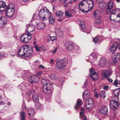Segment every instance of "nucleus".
Listing matches in <instances>:
<instances>
[{
  "label": "nucleus",
  "instance_id": "f257e3e1",
  "mask_svg": "<svg viewBox=\"0 0 120 120\" xmlns=\"http://www.w3.org/2000/svg\"><path fill=\"white\" fill-rule=\"evenodd\" d=\"M41 82L43 85L42 87L43 92L46 95L50 96L52 95L54 90L53 84L51 83L48 80L45 79H42Z\"/></svg>",
  "mask_w": 120,
  "mask_h": 120
},
{
  "label": "nucleus",
  "instance_id": "f03ea898",
  "mask_svg": "<svg viewBox=\"0 0 120 120\" xmlns=\"http://www.w3.org/2000/svg\"><path fill=\"white\" fill-rule=\"evenodd\" d=\"M18 54L19 56L22 58L25 57H29L33 54V49L30 48L28 45H26L19 49L18 52Z\"/></svg>",
  "mask_w": 120,
  "mask_h": 120
},
{
  "label": "nucleus",
  "instance_id": "7ed1b4c3",
  "mask_svg": "<svg viewBox=\"0 0 120 120\" xmlns=\"http://www.w3.org/2000/svg\"><path fill=\"white\" fill-rule=\"evenodd\" d=\"M108 5L107 9V12L108 14H110V18L111 20H114L115 19L112 17L114 16L116 12H120V9H113V3L112 1L111 0L108 2Z\"/></svg>",
  "mask_w": 120,
  "mask_h": 120
},
{
  "label": "nucleus",
  "instance_id": "20e7f679",
  "mask_svg": "<svg viewBox=\"0 0 120 120\" xmlns=\"http://www.w3.org/2000/svg\"><path fill=\"white\" fill-rule=\"evenodd\" d=\"M15 6L12 4H10L8 6L7 5L6 10L7 11H5V13L6 15L8 17H12L14 13L15 9Z\"/></svg>",
  "mask_w": 120,
  "mask_h": 120
},
{
  "label": "nucleus",
  "instance_id": "39448f33",
  "mask_svg": "<svg viewBox=\"0 0 120 120\" xmlns=\"http://www.w3.org/2000/svg\"><path fill=\"white\" fill-rule=\"evenodd\" d=\"M68 63V60L66 58L61 59L57 62L56 68L57 70H60L64 68Z\"/></svg>",
  "mask_w": 120,
  "mask_h": 120
},
{
  "label": "nucleus",
  "instance_id": "423d86ee",
  "mask_svg": "<svg viewBox=\"0 0 120 120\" xmlns=\"http://www.w3.org/2000/svg\"><path fill=\"white\" fill-rule=\"evenodd\" d=\"M90 75L89 76L92 78L94 80H96L98 78L99 76L98 74L94 70V69L91 68L90 70Z\"/></svg>",
  "mask_w": 120,
  "mask_h": 120
},
{
  "label": "nucleus",
  "instance_id": "0eeeda50",
  "mask_svg": "<svg viewBox=\"0 0 120 120\" xmlns=\"http://www.w3.org/2000/svg\"><path fill=\"white\" fill-rule=\"evenodd\" d=\"M111 71L107 69H105L102 71L101 74V78L102 79H104L110 76L111 75Z\"/></svg>",
  "mask_w": 120,
  "mask_h": 120
},
{
  "label": "nucleus",
  "instance_id": "6e6552de",
  "mask_svg": "<svg viewBox=\"0 0 120 120\" xmlns=\"http://www.w3.org/2000/svg\"><path fill=\"white\" fill-rule=\"evenodd\" d=\"M7 18L2 16L1 13H0V28L4 27L7 23Z\"/></svg>",
  "mask_w": 120,
  "mask_h": 120
},
{
  "label": "nucleus",
  "instance_id": "1a4fd4ad",
  "mask_svg": "<svg viewBox=\"0 0 120 120\" xmlns=\"http://www.w3.org/2000/svg\"><path fill=\"white\" fill-rule=\"evenodd\" d=\"M101 14V12L99 10H96L93 14L94 17L95 18L97 21L95 22V23L98 24H100L101 21L100 19V15Z\"/></svg>",
  "mask_w": 120,
  "mask_h": 120
},
{
  "label": "nucleus",
  "instance_id": "9d476101",
  "mask_svg": "<svg viewBox=\"0 0 120 120\" xmlns=\"http://www.w3.org/2000/svg\"><path fill=\"white\" fill-rule=\"evenodd\" d=\"M64 45L67 50L69 51H72L74 48V44L69 41H67L64 44Z\"/></svg>",
  "mask_w": 120,
  "mask_h": 120
},
{
  "label": "nucleus",
  "instance_id": "9b49d317",
  "mask_svg": "<svg viewBox=\"0 0 120 120\" xmlns=\"http://www.w3.org/2000/svg\"><path fill=\"white\" fill-rule=\"evenodd\" d=\"M117 48L120 49V43L119 42L114 43L113 45L109 49L111 53H113L115 51Z\"/></svg>",
  "mask_w": 120,
  "mask_h": 120
},
{
  "label": "nucleus",
  "instance_id": "f8f14e48",
  "mask_svg": "<svg viewBox=\"0 0 120 120\" xmlns=\"http://www.w3.org/2000/svg\"><path fill=\"white\" fill-rule=\"evenodd\" d=\"M35 27L32 24H27L26 26V31L28 33L32 32L34 30Z\"/></svg>",
  "mask_w": 120,
  "mask_h": 120
},
{
  "label": "nucleus",
  "instance_id": "ddd939ff",
  "mask_svg": "<svg viewBox=\"0 0 120 120\" xmlns=\"http://www.w3.org/2000/svg\"><path fill=\"white\" fill-rule=\"evenodd\" d=\"M39 78L36 75L31 76L28 79L29 81L31 83H35L37 82Z\"/></svg>",
  "mask_w": 120,
  "mask_h": 120
},
{
  "label": "nucleus",
  "instance_id": "4468645a",
  "mask_svg": "<svg viewBox=\"0 0 120 120\" xmlns=\"http://www.w3.org/2000/svg\"><path fill=\"white\" fill-rule=\"evenodd\" d=\"M118 100L117 99V101L116 100H112L113 105L110 106L111 109H112V110H115L116 109V108L119 106L120 104L119 103V101H118Z\"/></svg>",
  "mask_w": 120,
  "mask_h": 120
},
{
  "label": "nucleus",
  "instance_id": "2eb2a0df",
  "mask_svg": "<svg viewBox=\"0 0 120 120\" xmlns=\"http://www.w3.org/2000/svg\"><path fill=\"white\" fill-rule=\"evenodd\" d=\"M7 7V5L5 2L3 1H0V11L3 12L6 11Z\"/></svg>",
  "mask_w": 120,
  "mask_h": 120
},
{
  "label": "nucleus",
  "instance_id": "dca6fc26",
  "mask_svg": "<svg viewBox=\"0 0 120 120\" xmlns=\"http://www.w3.org/2000/svg\"><path fill=\"white\" fill-rule=\"evenodd\" d=\"M55 33L57 36L59 37H61L63 34V31L61 29L59 28H56L55 30Z\"/></svg>",
  "mask_w": 120,
  "mask_h": 120
},
{
  "label": "nucleus",
  "instance_id": "f3484780",
  "mask_svg": "<svg viewBox=\"0 0 120 120\" xmlns=\"http://www.w3.org/2000/svg\"><path fill=\"white\" fill-rule=\"evenodd\" d=\"M59 82H58V83L56 85L58 88V89L59 90H60L62 87V85L63 84V82L64 81V78L60 77L59 78Z\"/></svg>",
  "mask_w": 120,
  "mask_h": 120
},
{
  "label": "nucleus",
  "instance_id": "a211bd4d",
  "mask_svg": "<svg viewBox=\"0 0 120 120\" xmlns=\"http://www.w3.org/2000/svg\"><path fill=\"white\" fill-rule=\"evenodd\" d=\"M27 34H23L20 38V41L22 43H26L28 42V39L27 38Z\"/></svg>",
  "mask_w": 120,
  "mask_h": 120
},
{
  "label": "nucleus",
  "instance_id": "6ab92c4d",
  "mask_svg": "<svg viewBox=\"0 0 120 120\" xmlns=\"http://www.w3.org/2000/svg\"><path fill=\"white\" fill-rule=\"evenodd\" d=\"M112 59L114 63H116L117 62L118 60H120V53H116L112 57Z\"/></svg>",
  "mask_w": 120,
  "mask_h": 120
},
{
  "label": "nucleus",
  "instance_id": "aec40b11",
  "mask_svg": "<svg viewBox=\"0 0 120 120\" xmlns=\"http://www.w3.org/2000/svg\"><path fill=\"white\" fill-rule=\"evenodd\" d=\"M99 112L102 114H106L108 112V108L106 106L102 107L100 109Z\"/></svg>",
  "mask_w": 120,
  "mask_h": 120
},
{
  "label": "nucleus",
  "instance_id": "412c9836",
  "mask_svg": "<svg viewBox=\"0 0 120 120\" xmlns=\"http://www.w3.org/2000/svg\"><path fill=\"white\" fill-rule=\"evenodd\" d=\"M84 3H83L82 1H81L79 4V8L80 10L82 11V12H85L86 13H87L89 11H90L89 10H87L86 11H85V9L84 8H82V7L83 6V7L84 8L85 6H86V5H85L84 4Z\"/></svg>",
  "mask_w": 120,
  "mask_h": 120
},
{
  "label": "nucleus",
  "instance_id": "4be33fe9",
  "mask_svg": "<svg viewBox=\"0 0 120 120\" xmlns=\"http://www.w3.org/2000/svg\"><path fill=\"white\" fill-rule=\"evenodd\" d=\"M99 63V65L101 67H104L105 66L106 64L105 59L103 57L101 58Z\"/></svg>",
  "mask_w": 120,
  "mask_h": 120
},
{
  "label": "nucleus",
  "instance_id": "5701e85b",
  "mask_svg": "<svg viewBox=\"0 0 120 120\" xmlns=\"http://www.w3.org/2000/svg\"><path fill=\"white\" fill-rule=\"evenodd\" d=\"M82 101L81 99H78L76 103L75 106V109H78L79 107L82 105Z\"/></svg>",
  "mask_w": 120,
  "mask_h": 120
},
{
  "label": "nucleus",
  "instance_id": "b1692460",
  "mask_svg": "<svg viewBox=\"0 0 120 120\" xmlns=\"http://www.w3.org/2000/svg\"><path fill=\"white\" fill-rule=\"evenodd\" d=\"M45 26V25L43 23L41 22H39L37 25V27L39 30H42L44 28Z\"/></svg>",
  "mask_w": 120,
  "mask_h": 120
},
{
  "label": "nucleus",
  "instance_id": "393cba45",
  "mask_svg": "<svg viewBox=\"0 0 120 120\" xmlns=\"http://www.w3.org/2000/svg\"><path fill=\"white\" fill-rule=\"evenodd\" d=\"M38 15L39 18L41 20H43L45 19V14L44 13L41 11H39Z\"/></svg>",
  "mask_w": 120,
  "mask_h": 120
},
{
  "label": "nucleus",
  "instance_id": "a878e982",
  "mask_svg": "<svg viewBox=\"0 0 120 120\" xmlns=\"http://www.w3.org/2000/svg\"><path fill=\"white\" fill-rule=\"evenodd\" d=\"M39 97L38 94H34L32 95V99L34 103L37 102L39 101Z\"/></svg>",
  "mask_w": 120,
  "mask_h": 120
},
{
  "label": "nucleus",
  "instance_id": "bb28decb",
  "mask_svg": "<svg viewBox=\"0 0 120 120\" xmlns=\"http://www.w3.org/2000/svg\"><path fill=\"white\" fill-rule=\"evenodd\" d=\"M74 10L72 9H70L68 11H66L65 13V16L67 17H71L72 16V15L70 13L73 12Z\"/></svg>",
  "mask_w": 120,
  "mask_h": 120
},
{
  "label": "nucleus",
  "instance_id": "cd10ccee",
  "mask_svg": "<svg viewBox=\"0 0 120 120\" xmlns=\"http://www.w3.org/2000/svg\"><path fill=\"white\" fill-rule=\"evenodd\" d=\"M87 7L91 9L94 6V2L92 0H87Z\"/></svg>",
  "mask_w": 120,
  "mask_h": 120
},
{
  "label": "nucleus",
  "instance_id": "c85d7f7f",
  "mask_svg": "<svg viewBox=\"0 0 120 120\" xmlns=\"http://www.w3.org/2000/svg\"><path fill=\"white\" fill-rule=\"evenodd\" d=\"M35 103V107L37 109H40L41 110L43 109V104H40L38 102H36Z\"/></svg>",
  "mask_w": 120,
  "mask_h": 120
},
{
  "label": "nucleus",
  "instance_id": "c756f323",
  "mask_svg": "<svg viewBox=\"0 0 120 120\" xmlns=\"http://www.w3.org/2000/svg\"><path fill=\"white\" fill-rule=\"evenodd\" d=\"M113 93L115 97L117 99H118V100H119V96L120 93L119 90L118 89L114 90L113 92Z\"/></svg>",
  "mask_w": 120,
  "mask_h": 120
},
{
  "label": "nucleus",
  "instance_id": "7c9ffc66",
  "mask_svg": "<svg viewBox=\"0 0 120 120\" xmlns=\"http://www.w3.org/2000/svg\"><path fill=\"white\" fill-rule=\"evenodd\" d=\"M79 114L80 118V119L83 120H87L86 116L83 114L82 112H80Z\"/></svg>",
  "mask_w": 120,
  "mask_h": 120
},
{
  "label": "nucleus",
  "instance_id": "2f4dec72",
  "mask_svg": "<svg viewBox=\"0 0 120 120\" xmlns=\"http://www.w3.org/2000/svg\"><path fill=\"white\" fill-rule=\"evenodd\" d=\"M85 103L86 107L88 110H90L91 109L94 105V104H89V103Z\"/></svg>",
  "mask_w": 120,
  "mask_h": 120
},
{
  "label": "nucleus",
  "instance_id": "473e14b6",
  "mask_svg": "<svg viewBox=\"0 0 120 120\" xmlns=\"http://www.w3.org/2000/svg\"><path fill=\"white\" fill-rule=\"evenodd\" d=\"M28 113L29 116L31 115L33 116L34 114V111L33 108H29L28 110Z\"/></svg>",
  "mask_w": 120,
  "mask_h": 120
},
{
  "label": "nucleus",
  "instance_id": "72a5a7b5",
  "mask_svg": "<svg viewBox=\"0 0 120 120\" xmlns=\"http://www.w3.org/2000/svg\"><path fill=\"white\" fill-rule=\"evenodd\" d=\"M49 77L52 80H55L58 78L57 76L54 74H52L49 75Z\"/></svg>",
  "mask_w": 120,
  "mask_h": 120
},
{
  "label": "nucleus",
  "instance_id": "f704fd0d",
  "mask_svg": "<svg viewBox=\"0 0 120 120\" xmlns=\"http://www.w3.org/2000/svg\"><path fill=\"white\" fill-rule=\"evenodd\" d=\"M100 37V36H96L93 39V41L95 43L100 41L101 40Z\"/></svg>",
  "mask_w": 120,
  "mask_h": 120
},
{
  "label": "nucleus",
  "instance_id": "c9c22d12",
  "mask_svg": "<svg viewBox=\"0 0 120 120\" xmlns=\"http://www.w3.org/2000/svg\"><path fill=\"white\" fill-rule=\"evenodd\" d=\"M106 5V4L105 3L101 2L99 4L98 6L99 8L101 9H104L105 8Z\"/></svg>",
  "mask_w": 120,
  "mask_h": 120
},
{
  "label": "nucleus",
  "instance_id": "e433bc0d",
  "mask_svg": "<svg viewBox=\"0 0 120 120\" xmlns=\"http://www.w3.org/2000/svg\"><path fill=\"white\" fill-rule=\"evenodd\" d=\"M90 94H84L82 97L83 100H85L86 101L90 98Z\"/></svg>",
  "mask_w": 120,
  "mask_h": 120
},
{
  "label": "nucleus",
  "instance_id": "4c0bfd02",
  "mask_svg": "<svg viewBox=\"0 0 120 120\" xmlns=\"http://www.w3.org/2000/svg\"><path fill=\"white\" fill-rule=\"evenodd\" d=\"M49 23L50 24L53 23L55 22L54 19L52 16H49Z\"/></svg>",
  "mask_w": 120,
  "mask_h": 120
},
{
  "label": "nucleus",
  "instance_id": "58836bf2",
  "mask_svg": "<svg viewBox=\"0 0 120 120\" xmlns=\"http://www.w3.org/2000/svg\"><path fill=\"white\" fill-rule=\"evenodd\" d=\"M79 25V26L81 27L82 29H84L85 28V24L83 21H80Z\"/></svg>",
  "mask_w": 120,
  "mask_h": 120
},
{
  "label": "nucleus",
  "instance_id": "ea45409f",
  "mask_svg": "<svg viewBox=\"0 0 120 120\" xmlns=\"http://www.w3.org/2000/svg\"><path fill=\"white\" fill-rule=\"evenodd\" d=\"M100 96L103 98H105L106 97V94L104 91L102 90L100 92Z\"/></svg>",
  "mask_w": 120,
  "mask_h": 120
},
{
  "label": "nucleus",
  "instance_id": "a19ab883",
  "mask_svg": "<svg viewBox=\"0 0 120 120\" xmlns=\"http://www.w3.org/2000/svg\"><path fill=\"white\" fill-rule=\"evenodd\" d=\"M87 102L88 103H89V104H94V101L91 98H89L88 100H86L85 103H87Z\"/></svg>",
  "mask_w": 120,
  "mask_h": 120
},
{
  "label": "nucleus",
  "instance_id": "79ce46f5",
  "mask_svg": "<svg viewBox=\"0 0 120 120\" xmlns=\"http://www.w3.org/2000/svg\"><path fill=\"white\" fill-rule=\"evenodd\" d=\"M63 13L62 11H57L56 13V15L59 17L62 16L63 14Z\"/></svg>",
  "mask_w": 120,
  "mask_h": 120
},
{
  "label": "nucleus",
  "instance_id": "37998d69",
  "mask_svg": "<svg viewBox=\"0 0 120 120\" xmlns=\"http://www.w3.org/2000/svg\"><path fill=\"white\" fill-rule=\"evenodd\" d=\"M40 11L44 12L45 13L47 11H48V10L45 7L43 9H41Z\"/></svg>",
  "mask_w": 120,
  "mask_h": 120
},
{
  "label": "nucleus",
  "instance_id": "c03bdc74",
  "mask_svg": "<svg viewBox=\"0 0 120 120\" xmlns=\"http://www.w3.org/2000/svg\"><path fill=\"white\" fill-rule=\"evenodd\" d=\"M92 54L94 55H93V58L95 60L96 59H97V57L98 56L97 53L96 52H94L92 53Z\"/></svg>",
  "mask_w": 120,
  "mask_h": 120
},
{
  "label": "nucleus",
  "instance_id": "a18cd8bd",
  "mask_svg": "<svg viewBox=\"0 0 120 120\" xmlns=\"http://www.w3.org/2000/svg\"><path fill=\"white\" fill-rule=\"evenodd\" d=\"M27 38L28 40V41H29L32 38V37L31 36V34H30L29 33L28 34H27Z\"/></svg>",
  "mask_w": 120,
  "mask_h": 120
},
{
  "label": "nucleus",
  "instance_id": "49530a36",
  "mask_svg": "<svg viewBox=\"0 0 120 120\" xmlns=\"http://www.w3.org/2000/svg\"><path fill=\"white\" fill-rule=\"evenodd\" d=\"M26 113L24 111H22L21 112V117H25Z\"/></svg>",
  "mask_w": 120,
  "mask_h": 120
},
{
  "label": "nucleus",
  "instance_id": "de8ad7c7",
  "mask_svg": "<svg viewBox=\"0 0 120 120\" xmlns=\"http://www.w3.org/2000/svg\"><path fill=\"white\" fill-rule=\"evenodd\" d=\"M90 94L89 91L87 89H86L85 90V91L84 93H82V95H83L84 94Z\"/></svg>",
  "mask_w": 120,
  "mask_h": 120
},
{
  "label": "nucleus",
  "instance_id": "09e8293b",
  "mask_svg": "<svg viewBox=\"0 0 120 120\" xmlns=\"http://www.w3.org/2000/svg\"><path fill=\"white\" fill-rule=\"evenodd\" d=\"M34 48L37 52H39L40 51V50L37 45H34Z\"/></svg>",
  "mask_w": 120,
  "mask_h": 120
},
{
  "label": "nucleus",
  "instance_id": "8fccbe9b",
  "mask_svg": "<svg viewBox=\"0 0 120 120\" xmlns=\"http://www.w3.org/2000/svg\"><path fill=\"white\" fill-rule=\"evenodd\" d=\"M56 37L55 36L52 37L50 38V39L51 41H52V42L56 40Z\"/></svg>",
  "mask_w": 120,
  "mask_h": 120
},
{
  "label": "nucleus",
  "instance_id": "3c124183",
  "mask_svg": "<svg viewBox=\"0 0 120 120\" xmlns=\"http://www.w3.org/2000/svg\"><path fill=\"white\" fill-rule=\"evenodd\" d=\"M22 108L23 111H25L26 110V107L24 105H22Z\"/></svg>",
  "mask_w": 120,
  "mask_h": 120
},
{
  "label": "nucleus",
  "instance_id": "603ef678",
  "mask_svg": "<svg viewBox=\"0 0 120 120\" xmlns=\"http://www.w3.org/2000/svg\"><path fill=\"white\" fill-rule=\"evenodd\" d=\"M106 78L107 79V80L109 82H113L112 80L109 77H108L107 78Z\"/></svg>",
  "mask_w": 120,
  "mask_h": 120
},
{
  "label": "nucleus",
  "instance_id": "864d4df0",
  "mask_svg": "<svg viewBox=\"0 0 120 120\" xmlns=\"http://www.w3.org/2000/svg\"><path fill=\"white\" fill-rule=\"evenodd\" d=\"M93 55H92V54L89 56V59L90 60H91L93 59H94L93 57Z\"/></svg>",
  "mask_w": 120,
  "mask_h": 120
},
{
  "label": "nucleus",
  "instance_id": "5fc2aeb1",
  "mask_svg": "<svg viewBox=\"0 0 120 120\" xmlns=\"http://www.w3.org/2000/svg\"><path fill=\"white\" fill-rule=\"evenodd\" d=\"M114 85L116 86L118 84V82L117 80H115L114 82Z\"/></svg>",
  "mask_w": 120,
  "mask_h": 120
},
{
  "label": "nucleus",
  "instance_id": "6e6d98bb",
  "mask_svg": "<svg viewBox=\"0 0 120 120\" xmlns=\"http://www.w3.org/2000/svg\"><path fill=\"white\" fill-rule=\"evenodd\" d=\"M109 88V86H104L103 87V89L105 90H107Z\"/></svg>",
  "mask_w": 120,
  "mask_h": 120
},
{
  "label": "nucleus",
  "instance_id": "4d7b16f0",
  "mask_svg": "<svg viewBox=\"0 0 120 120\" xmlns=\"http://www.w3.org/2000/svg\"><path fill=\"white\" fill-rule=\"evenodd\" d=\"M87 82H85L84 84V86H82L83 88H85L86 87V86L87 85Z\"/></svg>",
  "mask_w": 120,
  "mask_h": 120
},
{
  "label": "nucleus",
  "instance_id": "13d9d810",
  "mask_svg": "<svg viewBox=\"0 0 120 120\" xmlns=\"http://www.w3.org/2000/svg\"><path fill=\"white\" fill-rule=\"evenodd\" d=\"M57 50V48H55V49L53 50V51L52 52V53L53 54H54L55 53Z\"/></svg>",
  "mask_w": 120,
  "mask_h": 120
},
{
  "label": "nucleus",
  "instance_id": "bf43d9fd",
  "mask_svg": "<svg viewBox=\"0 0 120 120\" xmlns=\"http://www.w3.org/2000/svg\"><path fill=\"white\" fill-rule=\"evenodd\" d=\"M67 0H59L62 3H64Z\"/></svg>",
  "mask_w": 120,
  "mask_h": 120
},
{
  "label": "nucleus",
  "instance_id": "052dcab7",
  "mask_svg": "<svg viewBox=\"0 0 120 120\" xmlns=\"http://www.w3.org/2000/svg\"><path fill=\"white\" fill-rule=\"evenodd\" d=\"M64 6L66 7L68 6V5L69 4H68V2H67L66 3H64Z\"/></svg>",
  "mask_w": 120,
  "mask_h": 120
},
{
  "label": "nucleus",
  "instance_id": "680f3d73",
  "mask_svg": "<svg viewBox=\"0 0 120 120\" xmlns=\"http://www.w3.org/2000/svg\"><path fill=\"white\" fill-rule=\"evenodd\" d=\"M39 68L43 69L45 68V67L42 65H40L39 67Z\"/></svg>",
  "mask_w": 120,
  "mask_h": 120
},
{
  "label": "nucleus",
  "instance_id": "e2e57ef3",
  "mask_svg": "<svg viewBox=\"0 0 120 120\" xmlns=\"http://www.w3.org/2000/svg\"><path fill=\"white\" fill-rule=\"evenodd\" d=\"M94 95L95 97L96 98H98V95L97 92L95 93Z\"/></svg>",
  "mask_w": 120,
  "mask_h": 120
},
{
  "label": "nucleus",
  "instance_id": "0e129e2a",
  "mask_svg": "<svg viewBox=\"0 0 120 120\" xmlns=\"http://www.w3.org/2000/svg\"><path fill=\"white\" fill-rule=\"evenodd\" d=\"M4 54V52H1L0 53V55L1 56H3Z\"/></svg>",
  "mask_w": 120,
  "mask_h": 120
},
{
  "label": "nucleus",
  "instance_id": "69168bd1",
  "mask_svg": "<svg viewBox=\"0 0 120 120\" xmlns=\"http://www.w3.org/2000/svg\"><path fill=\"white\" fill-rule=\"evenodd\" d=\"M4 104H5V103L4 102L2 101H0V105H4Z\"/></svg>",
  "mask_w": 120,
  "mask_h": 120
},
{
  "label": "nucleus",
  "instance_id": "338daca9",
  "mask_svg": "<svg viewBox=\"0 0 120 120\" xmlns=\"http://www.w3.org/2000/svg\"><path fill=\"white\" fill-rule=\"evenodd\" d=\"M51 40L50 39V37L49 38H48L47 39L46 42H50V41H51Z\"/></svg>",
  "mask_w": 120,
  "mask_h": 120
},
{
  "label": "nucleus",
  "instance_id": "774afa93",
  "mask_svg": "<svg viewBox=\"0 0 120 120\" xmlns=\"http://www.w3.org/2000/svg\"><path fill=\"white\" fill-rule=\"evenodd\" d=\"M42 50L43 51H45L46 50V49L45 47L43 46L42 47Z\"/></svg>",
  "mask_w": 120,
  "mask_h": 120
}]
</instances>
